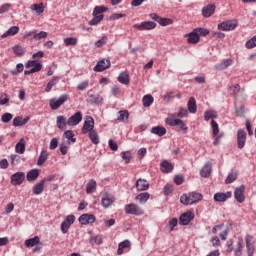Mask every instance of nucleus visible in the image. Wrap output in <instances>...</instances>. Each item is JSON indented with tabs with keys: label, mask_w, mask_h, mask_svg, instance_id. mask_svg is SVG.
Instances as JSON below:
<instances>
[{
	"label": "nucleus",
	"mask_w": 256,
	"mask_h": 256,
	"mask_svg": "<svg viewBox=\"0 0 256 256\" xmlns=\"http://www.w3.org/2000/svg\"><path fill=\"white\" fill-rule=\"evenodd\" d=\"M75 215H68L64 219V221L61 223L60 230L65 235L66 233H69V229H71V225L75 223Z\"/></svg>",
	"instance_id": "obj_5"
},
{
	"label": "nucleus",
	"mask_w": 256,
	"mask_h": 256,
	"mask_svg": "<svg viewBox=\"0 0 256 256\" xmlns=\"http://www.w3.org/2000/svg\"><path fill=\"white\" fill-rule=\"evenodd\" d=\"M213 13H215V4H208L202 8L203 17L209 18Z\"/></svg>",
	"instance_id": "obj_22"
},
{
	"label": "nucleus",
	"mask_w": 256,
	"mask_h": 256,
	"mask_svg": "<svg viewBox=\"0 0 256 256\" xmlns=\"http://www.w3.org/2000/svg\"><path fill=\"white\" fill-rule=\"evenodd\" d=\"M97 218L93 214H82L79 218L78 221L80 225H91L95 223Z\"/></svg>",
	"instance_id": "obj_11"
},
{
	"label": "nucleus",
	"mask_w": 256,
	"mask_h": 256,
	"mask_svg": "<svg viewBox=\"0 0 256 256\" xmlns=\"http://www.w3.org/2000/svg\"><path fill=\"white\" fill-rule=\"evenodd\" d=\"M35 195H41L45 191V179H42L40 182L36 183L32 189Z\"/></svg>",
	"instance_id": "obj_23"
},
{
	"label": "nucleus",
	"mask_w": 256,
	"mask_h": 256,
	"mask_svg": "<svg viewBox=\"0 0 256 256\" xmlns=\"http://www.w3.org/2000/svg\"><path fill=\"white\" fill-rule=\"evenodd\" d=\"M187 107L189 113H197V100H195V97L189 98Z\"/></svg>",
	"instance_id": "obj_33"
},
{
	"label": "nucleus",
	"mask_w": 256,
	"mask_h": 256,
	"mask_svg": "<svg viewBox=\"0 0 256 256\" xmlns=\"http://www.w3.org/2000/svg\"><path fill=\"white\" fill-rule=\"evenodd\" d=\"M12 51L16 57H23V55H25V49L21 45H15Z\"/></svg>",
	"instance_id": "obj_47"
},
{
	"label": "nucleus",
	"mask_w": 256,
	"mask_h": 256,
	"mask_svg": "<svg viewBox=\"0 0 256 256\" xmlns=\"http://www.w3.org/2000/svg\"><path fill=\"white\" fill-rule=\"evenodd\" d=\"M118 81L122 85H129L130 83L129 74L127 72H121L118 76Z\"/></svg>",
	"instance_id": "obj_45"
},
{
	"label": "nucleus",
	"mask_w": 256,
	"mask_h": 256,
	"mask_svg": "<svg viewBox=\"0 0 256 256\" xmlns=\"http://www.w3.org/2000/svg\"><path fill=\"white\" fill-rule=\"evenodd\" d=\"M231 197H233V193L231 192H218L216 194H214V201H216V203H224V201H227V199H231Z\"/></svg>",
	"instance_id": "obj_19"
},
{
	"label": "nucleus",
	"mask_w": 256,
	"mask_h": 256,
	"mask_svg": "<svg viewBox=\"0 0 256 256\" xmlns=\"http://www.w3.org/2000/svg\"><path fill=\"white\" fill-rule=\"evenodd\" d=\"M11 159V165H13V167H15V165H19L20 161H21V156L17 155V154H12L10 156Z\"/></svg>",
	"instance_id": "obj_60"
},
{
	"label": "nucleus",
	"mask_w": 256,
	"mask_h": 256,
	"mask_svg": "<svg viewBox=\"0 0 256 256\" xmlns=\"http://www.w3.org/2000/svg\"><path fill=\"white\" fill-rule=\"evenodd\" d=\"M239 91H241V86L239 84H235L229 88L230 95H239Z\"/></svg>",
	"instance_id": "obj_58"
},
{
	"label": "nucleus",
	"mask_w": 256,
	"mask_h": 256,
	"mask_svg": "<svg viewBox=\"0 0 256 256\" xmlns=\"http://www.w3.org/2000/svg\"><path fill=\"white\" fill-rule=\"evenodd\" d=\"M245 47H246V49H255L256 35L246 42Z\"/></svg>",
	"instance_id": "obj_57"
},
{
	"label": "nucleus",
	"mask_w": 256,
	"mask_h": 256,
	"mask_svg": "<svg viewBox=\"0 0 256 256\" xmlns=\"http://www.w3.org/2000/svg\"><path fill=\"white\" fill-rule=\"evenodd\" d=\"M48 35L49 33L46 31L37 32V30H35L34 37L31 38V41H41V39H47Z\"/></svg>",
	"instance_id": "obj_40"
},
{
	"label": "nucleus",
	"mask_w": 256,
	"mask_h": 256,
	"mask_svg": "<svg viewBox=\"0 0 256 256\" xmlns=\"http://www.w3.org/2000/svg\"><path fill=\"white\" fill-rule=\"evenodd\" d=\"M211 128H212L213 137L215 139L213 142V145L217 146L219 145L221 138L223 137V133L221 134L219 133V124L215 120L211 121Z\"/></svg>",
	"instance_id": "obj_7"
},
{
	"label": "nucleus",
	"mask_w": 256,
	"mask_h": 256,
	"mask_svg": "<svg viewBox=\"0 0 256 256\" xmlns=\"http://www.w3.org/2000/svg\"><path fill=\"white\" fill-rule=\"evenodd\" d=\"M158 23L161 27H167V25H173V19L160 17Z\"/></svg>",
	"instance_id": "obj_53"
},
{
	"label": "nucleus",
	"mask_w": 256,
	"mask_h": 256,
	"mask_svg": "<svg viewBox=\"0 0 256 256\" xmlns=\"http://www.w3.org/2000/svg\"><path fill=\"white\" fill-rule=\"evenodd\" d=\"M235 256H243V238L237 241L236 247L234 249Z\"/></svg>",
	"instance_id": "obj_44"
},
{
	"label": "nucleus",
	"mask_w": 256,
	"mask_h": 256,
	"mask_svg": "<svg viewBox=\"0 0 256 256\" xmlns=\"http://www.w3.org/2000/svg\"><path fill=\"white\" fill-rule=\"evenodd\" d=\"M151 197V194H149V192H143V193H140L136 196V201H139V203L141 205L147 203V201H149Z\"/></svg>",
	"instance_id": "obj_34"
},
{
	"label": "nucleus",
	"mask_w": 256,
	"mask_h": 256,
	"mask_svg": "<svg viewBox=\"0 0 256 256\" xmlns=\"http://www.w3.org/2000/svg\"><path fill=\"white\" fill-rule=\"evenodd\" d=\"M31 11H35L38 15H41V13H43L45 11V6L43 5V3L40 4H33L30 7Z\"/></svg>",
	"instance_id": "obj_49"
},
{
	"label": "nucleus",
	"mask_w": 256,
	"mask_h": 256,
	"mask_svg": "<svg viewBox=\"0 0 256 256\" xmlns=\"http://www.w3.org/2000/svg\"><path fill=\"white\" fill-rule=\"evenodd\" d=\"M245 143H247V133H245V130L239 129L237 131V147H238V149H243V147H245Z\"/></svg>",
	"instance_id": "obj_13"
},
{
	"label": "nucleus",
	"mask_w": 256,
	"mask_h": 256,
	"mask_svg": "<svg viewBox=\"0 0 256 256\" xmlns=\"http://www.w3.org/2000/svg\"><path fill=\"white\" fill-rule=\"evenodd\" d=\"M245 241H246L247 255L253 256L255 253V245L253 244V236L251 234H247Z\"/></svg>",
	"instance_id": "obj_17"
},
{
	"label": "nucleus",
	"mask_w": 256,
	"mask_h": 256,
	"mask_svg": "<svg viewBox=\"0 0 256 256\" xmlns=\"http://www.w3.org/2000/svg\"><path fill=\"white\" fill-rule=\"evenodd\" d=\"M157 27V23L153 21H144L140 24H134L133 28L138 29V31H152Z\"/></svg>",
	"instance_id": "obj_8"
},
{
	"label": "nucleus",
	"mask_w": 256,
	"mask_h": 256,
	"mask_svg": "<svg viewBox=\"0 0 256 256\" xmlns=\"http://www.w3.org/2000/svg\"><path fill=\"white\" fill-rule=\"evenodd\" d=\"M188 115H189V110H187V108H183V107H180L176 114V116L179 117L180 119H183V118L187 117Z\"/></svg>",
	"instance_id": "obj_54"
},
{
	"label": "nucleus",
	"mask_w": 256,
	"mask_h": 256,
	"mask_svg": "<svg viewBox=\"0 0 256 256\" xmlns=\"http://www.w3.org/2000/svg\"><path fill=\"white\" fill-rule=\"evenodd\" d=\"M237 25V20H228L218 24V29L219 31H235Z\"/></svg>",
	"instance_id": "obj_6"
},
{
	"label": "nucleus",
	"mask_w": 256,
	"mask_h": 256,
	"mask_svg": "<svg viewBox=\"0 0 256 256\" xmlns=\"http://www.w3.org/2000/svg\"><path fill=\"white\" fill-rule=\"evenodd\" d=\"M166 125H169L170 127H178L180 131H183L184 133H187L189 131V127H187V124L179 118L173 119V118H166L165 120Z\"/></svg>",
	"instance_id": "obj_4"
},
{
	"label": "nucleus",
	"mask_w": 256,
	"mask_h": 256,
	"mask_svg": "<svg viewBox=\"0 0 256 256\" xmlns=\"http://www.w3.org/2000/svg\"><path fill=\"white\" fill-rule=\"evenodd\" d=\"M47 159H49V152L45 149H43L41 152H40V155H39V158H38V161H37V165L39 167H41V165H43Z\"/></svg>",
	"instance_id": "obj_32"
},
{
	"label": "nucleus",
	"mask_w": 256,
	"mask_h": 256,
	"mask_svg": "<svg viewBox=\"0 0 256 256\" xmlns=\"http://www.w3.org/2000/svg\"><path fill=\"white\" fill-rule=\"evenodd\" d=\"M81 121H83V114H81V112H76L74 115L68 118L67 125L69 127H76V125H79Z\"/></svg>",
	"instance_id": "obj_12"
},
{
	"label": "nucleus",
	"mask_w": 256,
	"mask_h": 256,
	"mask_svg": "<svg viewBox=\"0 0 256 256\" xmlns=\"http://www.w3.org/2000/svg\"><path fill=\"white\" fill-rule=\"evenodd\" d=\"M56 125L58 129L65 131V129H67V125L69 124H67V118H65V116H57Z\"/></svg>",
	"instance_id": "obj_24"
},
{
	"label": "nucleus",
	"mask_w": 256,
	"mask_h": 256,
	"mask_svg": "<svg viewBox=\"0 0 256 256\" xmlns=\"http://www.w3.org/2000/svg\"><path fill=\"white\" fill-rule=\"evenodd\" d=\"M61 80L60 77L55 76L53 77L46 85V93H50V91L53 89V87H55V85H57L59 83V81Z\"/></svg>",
	"instance_id": "obj_37"
},
{
	"label": "nucleus",
	"mask_w": 256,
	"mask_h": 256,
	"mask_svg": "<svg viewBox=\"0 0 256 256\" xmlns=\"http://www.w3.org/2000/svg\"><path fill=\"white\" fill-rule=\"evenodd\" d=\"M124 211L126 215H135L136 217H141V215H145V210H143L141 206L135 203L126 204L124 207Z\"/></svg>",
	"instance_id": "obj_2"
},
{
	"label": "nucleus",
	"mask_w": 256,
	"mask_h": 256,
	"mask_svg": "<svg viewBox=\"0 0 256 256\" xmlns=\"http://www.w3.org/2000/svg\"><path fill=\"white\" fill-rule=\"evenodd\" d=\"M41 243V239L39 236H35L34 238H30L25 240V247L31 248L39 245Z\"/></svg>",
	"instance_id": "obj_36"
},
{
	"label": "nucleus",
	"mask_w": 256,
	"mask_h": 256,
	"mask_svg": "<svg viewBox=\"0 0 256 256\" xmlns=\"http://www.w3.org/2000/svg\"><path fill=\"white\" fill-rule=\"evenodd\" d=\"M111 67V61L109 59H102L97 62L96 66L94 67V71L96 73H101V71H105V69H109Z\"/></svg>",
	"instance_id": "obj_14"
},
{
	"label": "nucleus",
	"mask_w": 256,
	"mask_h": 256,
	"mask_svg": "<svg viewBox=\"0 0 256 256\" xmlns=\"http://www.w3.org/2000/svg\"><path fill=\"white\" fill-rule=\"evenodd\" d=\"M29 123V117L23 118L21 116H17L13 119L14 127H23V125H27Z\"/></svg>",
	"instance_id": "obj_27"
},
{
	"label": "nucleus",
	"mask_w": 256,
	"mask_h": 256,
	"mask_svg": "<svg viewBox=\"0 0 256 256\" xmlns=\"http://www.w3.org/2000/svg\"><path fill=\"white\" fill-rule=\"evenodd\" d=\"M234 197L237 203H243L245 201V185H241L235 189Z\"/></svg>",
	"instance_id": "obj_16"
},
{
	"label": "nucleus",
	"mask_w": 256,
	"mask_h": 256,
	"mask_svg": "<svg viewBox=\"0 0 256 256\" xmlns=\"http://www.w3.org/2000/svg\"><path fill=\"white\" fill-rule=\"evenodd\" d=\"M88 137L94 145H99L100 140H99V133H97V130H92L88 132Z\"/></svg>",
	"instance_id": "obj_38"
},
{
	"label": "nucleus",
	"mask_w": 256,
	"mask_h": 256,
	"mask_svg": "<svg viewBox=\"0 0 256 256\" xmlns=\"http://www.w3.org/2000/svg\"><path fill=\"white\" fill-rule=\"evenodd\" d=\"M136 189L137 191H147L149 189V182L142 178L138 179L136 181Z\"/></svg>",
	"instance_id": "obj_26"
},
{
	"label": "nucleus",
	"mask_w": 256,
	"mask_h": 256,
	"mask_svg": "<svg viewBox=\"0 0 256 256\" xmlns=\"http://www.w3.org/2000/svg\"><path fill=\"white\" fill-rule=\"evenodd\" d=\"M212 165L211 162H207L200 170L201 177L207 178L211 176Z\"/></svg>",
	"instance_id": "obj_28"
},
{
	"label": "nucleus",
	"mask_w": 256,
	"mask_h": 256,
	"mask_svg": "<svg viewBox=\"0 0 256 256\" xmlns=\"http://www.w3.org/2000/svg\"><path fill=\"white\" fill-rule=\"evenodd\" d=\"M118 113H119V116L117 118V121H127V119H129V111L120 110Z\"/></svg>",
	"instance_id": "obj_52"
},
{
	"label": "nucleus",
	"mask_w": 256,
	"mask_h": 256,
	"mask_svg": "<svg viewBox=\"0 0 256 256\" xmlns=\"http://www.w3.org/2000/svg\"><path fill=\"white\" fill-rule=\"evenodd\" d=\"M63 141L66 140L67 145H73V143H76L77 138H75V133L73 130H66L62 136Z\"/></svg>",
	"instance_id": "obj_18"
},
{
	"label": "nucleus",
	"mask_w": 256,
	"mask_h": 256,
	"mask_svg": "<svg viewBox=\"0 0 256 256\" xmlns=\"http://www.w3.org/2000/svg\"><path fill=\"white\" fill-rule=\"evenodd\" d=\"M105 16H93V18L91 19V21L89 22V25H99V23H101V21H103Z\"/></svg>",
	"instance_id": "obj_61"
},
{
	"label": "nucleus",
	"mask_w": 256,
	"mask_h": 256,
	"mask_svg": "<svg viewBox=\"0 0 256 256\" xmlns=\"http://www.w3.org/2000/svg\"><path fill=\"white\" fill-rule=\"evenodd\" d=\"M67 101H69L68 94H62L58 98L50 99L49 107L50 109H52V111H57V109H59V107H61L62 105H65Z\"/></svg>",
	"instance_id": "obj_3"
},
{
	"label": "nucleus",
	"mask_w": 256,
	"mask_h": 256,
	"mask_svg": "<svg viewBox=\"0 0 256 256\" xmlns=\"http://www.w3.org/2000/svg\"><path fill=\"white\" fill-rule=\"evenodd\" d=\"M94 130H95V120H93V117H87L82 127L83 135H87V133H90L91 131H94Z\"/></svg>",
	"instance_id": "obj_10"
},
{
	"label": "nucleus",
	"mask_w": 256,
	"mask_h": 256,
	"mask_svg": "<svg viewBox=\"0 0 256 256\" xmlns=\"http://www.w3.org/2000/svg\"><path fill=\"white\" fill-rule=\"evenodd\" d=\"M96 190H97V181H95L94 179H91L86 185V193L88 194L95 193Z\"/></svg>",
	"instance_id": "obj_42"
},
{
	"label": "nucleus",
	"mask_w": 256,
	"mask_h": 256,
	"mask_svg": "<svg viewBox=\"0 0 256 256\" xmlns=\"http://www.w3.org/2000/svg\"><path fill=\"white\" fill-rule=\"evenodd\" d=\"M194 30L198 34V37H199V35L201 37H207V35H209V29H206V28H196Z\"/></svg>",
	"instance_id": "obj_62"
},
{
	"label": "nucleus",
	"mask_w": 256,
	"mask_h": 256,
	"mask_svg": "<svg viewBox=\"0 0 256 256\" xmlns=\"http://www.w3.org/2000/svg\"><path fill=\"white\" fill-rule=\"evenodd\" d=\"M89 243L91 245H101L103 243V238H101V236H92Z\"/></svg>",
	"instance_id": "obj_56"
},
{
	"label": "nucleus",
	"mask_w": 256,
	"mask_h": 256,
	"mask_svg": "<svg viewBox=\"0 0 256 256\" xmlns=\"http://www.w3.org/2000/svg\"><path fill=\"white\" fill-rule=\"evenodd\" d=\"M203 200V194L199 192H189L186 194H183L180 197V203L182 205H195V203H199V201Z\"/></svg>",
	"instance_id": "obj_1"
},
{
	"label": "nucleus",
	"mask_w": 256,
	"mask_h": 256,
	"mask_svg": "<svg viewBox=\"0 0 256 256\" xmlns=\"http://www.w3.org/2000/svg\"><path fill=\"white\" fill-rule=\"evenodd\" d=\"M25 145H26L25 139L21 138L20 141L15 146V151L19 155H23V153H25Z\"/></svg>",
	"instance_id": "obj_41"
},
{
	"label": "nucleus",
	"mask_w": 256,
	"mask_h": 256,
	"mask_svg": "<svg viewBox=\"0 0 256 256\" xmlns=\"http://www.w3.org/2000/svg\"><path fill=\"white\" fill-rule=\"evenodd\" d=\"M25 66L22 63L16 65V70H11V75H19V73H23Z\"/></svg>",
	"instance_id": "obj_59"
},
{
	"label": "nucleus",
	"mask_w": 256,
	"mask_h": 256,
	"mask_svg": "<svg viewBox=\"0 0 256 256\" xmlns=\"http://www.w3.org/2000/svg\"><path fill=\"white\" fill-rule=\"evenodd\" d=\"M77 43H79V39H77L75 37H67L64 39L65 47L75 46V45H77Z\"/></svg>",
	"instance_id": "obj_48"
},
{
	"label": "nucleus",
	"mask_w": 256,
	"mask_h": 256,
	"mask_svg": "<svg viewBox=\"0 0 256 256\" xmlns=\"http://www.w3.org/2000/svg\"><path fill=\"white\" fill-rule=\"evenodd\" d=\"M154 101H155V99L153 98V95H151V94H147V95L143 96V98H142V103L145 107H151L153 105Z\"/></svg>",
	"instance_id": "obj_46"
},
{
	"label": "nucleus",
	"mask_w": 256,
	"mask_h": 256,
	"mask_svg": "<svg viewBox=\"0 0 256 256\" xmlns=\"http://www.w3.org/2000/svg\"><path fill=\"white\" fill-rule=\"evenodd\" d=\"M38 177H39V170L38 169H32L26 175L27 181H37Z\"/></svg>",
	"instance_id": "obj_43"
},
{
	"label": "nucleus",
	"mask_w": 256,
	"mask_h": 256,
	"mask_svg": "<svg viewBox=\"0 0 256 256\" xmlns=\"http://www.w3.org/2000/svg\"><path fill=\"white\" fill-rule=\"evenodd\" d=\"M26 69H37L38 68V73L39 71H41V69H43V64H41V62L37 61V60H29L26 65H25Z\"/></svg>",
	"instance_id": "obj_29"
},
{
	"label": "nucleus",
	"mask_w": 256,
	"mask_h": 256,
	"mask_svg": "<svg viewBox=\"0 0 256 256\" xmlns=\"http://www.w3.org/2000/svg\"><path fill=\"white\" fill-rule=\"evenodd\" d=\"M160 170L162 173H171L173 171V164L167 160H163L160 164Z\"/></svg>",
	"instance_id": "obj_30"
},
{
	"label": "nucleus",
	"mask_w": 256,
	"mask_h": 256,
	"mask_svg": "<svg viewBox=\"0 0 256 256\" xmlns=\"http://www.w3.org/2000/svg\"><path fill=\"white\" fill-rule=\"evenodd\" d=\"M195 219V213L192 211H186L179 218L180 225H189Z\"/></svg>",
	"instance_id": "obj_9"
},
{
	"label": "nucleus",
	"mask_w": 256,
	"mask_h": 256,
	"mask_svg": "<svg viewBox=\"0 0 256 256\" xmlns=\"http://www.w3.org/2000/svg\"><path fill=\"white\" fill-rule=\"evenodd\" d=\"M151 133L153 135H158V137H163V135L167 134V129L163 126H156L151 129Z\"/></svg>",
	"instance_id": "obj_35"
},
{
	"label": "nucleus",
	"mask_w": 256,
	"mask_h": 256,
	"mask_svg": "<svg viewBox=\"0 0 256 256\" xmlns=\"http://www.w3.org/2000/svg\"><path fill=\"white\" fill-rule=\"evenodd\" d=\"M113 198L109 197V196H104L102 198V205L103 207H105V209H107V207H111V204L113 203Z\"/></svg>",
	"instance_id": "obj_55"
},
{
	"label": "nucleus",
	"mask_w": 256,
	"mask_h": 256,
	"mask_svg": "<svg viewBox=\"0 0 256 256\" xmlns=\"http://www.w3.org/2000/svg\"><path fill=\"white\" fill-rule=\"evenodd\" d=\"M186 37H188L187 41L190 45H197V43H199V41L201 39L195 29L192 32H190L189 34H186Z\"/></svg>",
	"instance_id": "obj_20"
},
{
	"label": "nucleus",
	"mask_w": 256,
	"mask_h": 256,
	"mask_svg": "<svg viewBox=\"0 0 256 256\" xmlns=\"http://www.w3.org/2000/svg\"><path fill=\"white\" fill-rule=\"evenodd\" d=\"M107 11H109V8L107 6H96L93 10L92 16L101 17L104 16L103 13H107Z\"/></svg>",
	"instance_id": "obj_25"
},
{
	"label": "nucleus",
	"mask_w": 256,
	"mask_h": 256,
	"mask_svg": "<svg viewBox=\"0 0 256 256\" xmlns=\"http://www.w3.org/2000/svg\"><path fill=\"white\" fill-rule=\"evenodd\" d=\"M11 119H13V114H11L9 112L4 113L1 117L2 123H9V121H11Z\"/></svg>",
	"instance_id": "obj_64"
},
{
	"label": "nucleus",
	"mask_w": 256,
	"mask_h": 256,
	"mask_svg": "<svg viewBox=\"0 0 256 256\" xmlns=\"http://www.w3.org/2000/svg\"><path fill=\"white\" fill-rule=\"evenodd\" d=\"M233 65V59H224L222 62L215 65V69L217 71H223L227 69V67H231Z\"/></svg>",
	"instance_id": "obj_21"
},
{
	"label": "nucleus",
	"mask_w": 256,
	"mask_h": 256,
	"mask_svg": "<svg viewBox=\"0 0 256 256\" xmlns=\"http://www.w3.org/2000/svg\"><path fill=\"white\" fill-rule=\"evenodd\" d=\"M234 181H237V172L231 171L228 174V176L225 180V183H226V185H229V184L233 183Z\"/></svg>",
	"instance_id": "obj_51"
},
{
	"label": "nucleus",
	"mask_w": 256,
	"mask_h": 256,
	"mask_svg": "<svg viewBox=\"0 0 256 256\" xmlns=\"http://www.w3.org/2000/svg\"><path fill=\"white\" fill-rule=\"evenodd\" d=\"M17 33H19V27L11 26L4 34H2V39H5V37H13V35H17Z\"/></svg>",
	"instance_id": "obj_39"
},
{
	"label": "nucleus",
	"mask_w": 256,
	"mask_h": 256,
	"mask_svg": "<svg viewBox=\"0 0 256 256\" xmlns=\"http://www.w3.org/2000/svg\"><path fill=\"white\" fill-rule=\"evenodd\" d=\"M123 249H131V241L124 240L118 244L117 255H123Z\"/></svg>",
	"instance_id": "obj_31"
},
{
	"label": "nucleus",
	"mask_w": 256,
	"mask_h": 256,
	"mask_svg": "<svg viewBox=\"0 0 256 256\" xmlns=\"http://www.w3.org/2000/svg\"><path fill=\"white\" fill-rule=\"evenodd\" d=\"M69 144L65 143V141H62L60 144V153L61 155H66L69 152Z\"/></svg>",
	"instance_id": "obj_63"
},
{
	"label": "nucleus",
	"mask_w": 256,
	"mask_h": 256,
	"mask_svg": "<svg viewBox=\"0 0 256 256\" xmlns=\"http://www.w3.org/2000/svg\"><path fill=\"white\" fill-rule=\"evenodd\" d=\"M10 179L12 185H21L25 181V174L24 172H16L11 175Z\"/></svg>",
	"instance_id": "obj_15"
},
{
	"label": "nucleus",
	"mask_w": 256,
	"mask_h": 256,
	"mask_svg": "<svg viewBox=\"0 0 256 256\" xmlns=\"http://www.w3.org/2000/svg\"><path fill=\"white\" fill-rule=\"evenodd\" d=\"M218 115L215 110H208L204 113V119L209 121L210 119H217Z\"/></svg>",
	"instance_id": "obj_50"
}]
</instances>
